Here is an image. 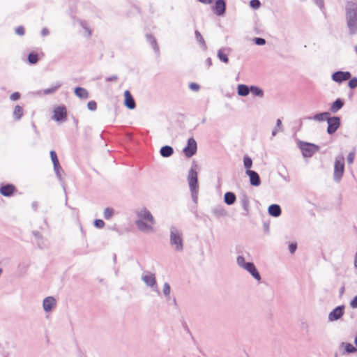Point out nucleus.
<instances>
[{"instance_id": "obj_1", "label": "nucleus", "mask_w": 357, "mask_h": 357, "mask_svg": "<svg viewBox=\"0 0 357 357\" xmlns=\"http://www.w3.org/2000/svg\"><path fill=\"white\" fill-rule=\"evenodd\" d=\"M135 213L137 215L135 225L137 229L143 233L153 232L155 221L151 212L146 208H140Z\"/></svg>"}, {"instance_id": "obj_2", "label": "nucleus", "mask_w": 357, "mask_h": 357, "mask_svg": "<svg viewBox=\"0 0 357 357\" xmlns=\"http://www.w3.org/2000/svg\"><path fill=\"white\" fill-rule=\"evenodd\" d=\"M347 25L351 33H354L357 31V4L352 3L348 6Z\"/></svg>"}, {"instance_id": "obj_3", "label": "nucleus", "mask_w": 357, "mask_h": 357, "mask_svg": "<svg viewBox=\"0 0 357 357\" xmlns=\"http://www.w3.org/2000/svg\"><path fill=\"white\" fill-rule=\"evenodd\" d=\"M344 172V158L342 154L336 156L334 163L333 178L336 182H340Z\"/></svg>"}, {"instance_id": "obj_4", "label": "nucleus", "mask_w": 357, "mask_h": 357, "mask_svg": "<svg viewBox=\"0 0 357 357\" xmlns=\"http://www.w3.org/2000/svg\"><path fill=\"white\" fill-rule=\"evenodd\" d=\"M188 180L192 197L194 201H196L199 191V186L197 184V172L195 169H191L189 171Z\"/></svg>"}, {"instance_id": "obj_5", "label": "nucleus", "mask_w": 357, "mask_h": 357, "mask_svg": "<svg viewBox=\"0 0 357 357\" xmlns=\"http://www.w3.org/2000/svg\"><path fill=\"white\" fill-rule=\"evenodd\" d=\"M170 243L176 250L181 251L183 250L182 234L176 227L171 228Z\"/></svg>"}, {"instance_id": "obj_6", "label": "nucleus", "mask_w": 357, "mask_h": 357, "mask_svg": "<svg viewBox=\"0 0 357 357\" xmlns=\"http://www.w3.org/2000/svg\"><path fill=\"white\" fill-rule=\"evenodd\" d=\"M300 148L303 155L305 158L312 157L315 153L319 151V147L314 144L301 142Z\"/></svg>"}, {"instance_id": "obj_7", "label": "nucleus", "mask_w": 357, "mask_h": 357, "mask_svg": "<svg viewBox=\"0 0 357 357\" xmlns=\"http://www.w3.org/2000/svg\"><path fill=\"white\" fill-rule=\"evenodd\" d=\"M196 151L197 142L193 138H190L187 146L183 149V152L188 158H190L195 154Z\"/></svg>"}, {"instance_id": "obj_8", "label": "nucleus", "mask_w": 357, "mask_h": 357, "mask_svg": "<svg viewBox=\"0 0 357 357\" xmlns=\"http://www.w3.org/2000/svg\"><path fill=\"white\" fill-rule=\"evenodd\" d=\"M327 122H328L327 132L329 134L334 133L337 130V128H339L340 124V118L336 117V116L331 117V118L329 117L327 120Z\"/></svg>"}, {"instance_id": "obj_9", "label": "nucleus", "mask_w": 357, "mask_h": 357, "mask_svg": "<svg viewBox=\"0 0 357 357\" xmlns=\"http://www.w3.org/2000/svg\"><path fill=\"white\" fill-rule=\"evenodd\" d=\"M351 75L349 72L337 71L333 74L332 79L338 83L348 80L351 78Z\"/></svg>"}, {"instance_id": "obj_10", "label": "nucleus", "mask_w": 357, "mask_h": 357, "mask_svg": "<svg viewBox=\"0 0 357 357\" xmlns=\"http://www.w3.org/2000/svg\"><path fill=\"white\" fill-rule=\"evenodd\" d=\"M142 280L147 286L156 288V287H155L156 280L153 273L148 272L143 274L142 276Z\"/></svg>"}, {"instance_id": "obj_11", "label": "nucleus", "mask_w": 357, "mask_h": 357, "mask_svg": "<svg viewBox=\"0 0 357 357\" xmlns=\"http://www.w3.org/2000/svg\"><path fill=\"white\" fill-rule=\"evenodd\" d=\"M56 306V300L52 296H48L43 300V307L46 312H50Z\"/></svg>"}, {"instance_id": "obj_12", "label": "nucleus", "mask_w": 357, "mask_h": 357, "mask_svg": "<svg viewBox=\"0 0 357 357\" xmlns=\"http://www.w3.org/2000/svg\"><path fill=\"white\" fill-rule=\"evenodd\" d=\"M248 272H249L251 275L256 279L258 282L261 280V276L258 271L257 270L255 266L253 263L248 262L245 265V268Z\"/></svg>"}, {"instance_id": "obj_13", "label": "nucleus", "mask_w": 357, "mask_h": 357, "mask_svg": "<svg viewBox=\"0 0 357 357\" xmlns=\"http://www.w3.org/2000/svg\"><path fill=\"white\" fill-rule=\"evenodd\" d=\"M66 117V110L64 107H59L54 109V116L52 117L55 121H59Z\"/></svg>"}, {"instance_id": "obj_14", "label": "nucleus", "mask_w": 357, "mask_h": 357, "mask_svg": "<svg viewBox=\"0 0 357 357\" xmlns=\"http://www.w3.org/2000/svg\"><path fill=\"white\" fill-rule=\"evenodd\" d=\"M246 174L250 177V181L251 185L258 186L260 185V178L258 174L252 170L248 169Z\"/></svg>"}, {"instance_id": "obj_15", "label": "nucleus", "mask_w": 357, "mask_h": 357, "mask_svg": "<svg viewBox=\"0 0 357 357\" xmlns=\"http://www.w3.org/2000/svg\"><path fill=\"white\" fill-rule=\"evenodd\" d=\"M124 105L130 109H134L135 107V102L129 91L124 92Z\"/></svg>"}, {"instance_id": "obj_16", "label": "nucleus", "mask_w": 357, "mask_h": 357, "mask_svg": "<svg viewBox=\"0 0 357 357\" xmlns=\"http://www.w3.org/2000/svg\"><path fill=\"white\" fill-rule=\"evenodd\" d=\"M344 313V307H337L334 309L328 316V319L330 321H335L340 319Z\"/></svg>"}, {"instance_id": "obj_17", "label": "nucleus", "mask_w": 357, "mask_h": 357, "mask_svg": "<svg viewBox=\"0 0 357 357\" xmlns=\"http://www.w3.org/2000/svg\"><path fill=\"white\" fill-rule=\"evenodd\" d=\"M214 9L218 15H222L225 12V3L223 0H218L215 2Z\"/></svg>"}, {"instance_id": "obj_18", "label": "nucleus", "mask_w": 357, "mask_h": 357, "mask_svg": "<svg viewBox=\"0 0 357 357\" xmlns=\"http://www.w3.org/2000/svg\"><path fill=\"white\" fill-rule=\"evenodd\" d=\"M14 190L15 187L13 185H6L0 188V193L3 196L8 197L11 195Z\"/></svg>"}, {"instance_id": "obj_19", "label": "nucleus", "mask_w": 357, "mask_h": 357, "mask_svg": "<svg viewBox=\"0 0 357 357\" xmlns=\"http://www.w3.org/2000/svg\"><path fill=\"white\" fill-rule=\"evenodd\" d=\"M340 349L344 350V353H354L357 351V349L351 343L342 342L340 344Z\"/></svg>"}, {"instance_id": "obj_20", "label": "nucleus", "mask_w": 357, "mask_h": 357, "mask_svg": "<svg viewBox=\"0 0 357 357\" xmlns=\"http://www.w3.org/2000/svg\"><path fill=\"white\" fill-rule=\"evenodd\" d=\"M268 213L273 217H278L281 213L280 207L277 204H272L268 207Z\"/></svg>"}, {"instance_id": "obj_21", "label": "nucleus", "mask_w": 357, "mask_h": 357, "mask_svg": "<svg viewBox=\"0 0 357 357\" xmlns=\"http://www.w3.org/2000/svg\"><path fill=\"white\" fill-rule=\"evenodd\" d=\"M75 94L80 98L86 99L89 97L88 91L84 88L82 87L75 88Z\"/></svg>"}, {"instance_id": "obj_22", "label": "nucleus", "mask_w": 357, "mask_h": 357, "mask_svg": "<svg viewBox=\"0 0 357 357\" xmlns=\"http://www.w3.org/2000/svg\"><path fill=\"white\" fill-rule=\"evenodd\" d=\"M344 105V102L341 99H337L331 105V111L333 113H336Z\"/></svg>"}, {"instance_id": "obj_23", "label": "nucleus", "mask_w": 357, "mask_h": 357, "mask_svg": "<svg viewBox=\"0 0 357 357\" xmlns=\"http://www.w3.org/2000/svg\"><path fill=\"white\" fill-rule=\"evenodd\" d=\"M238 94L241 96H246L249 94L250 89L245 84H239L237 88Z\"/></svg>"}, {"instance_id": "obj_24", "label": "nucleus", "mask_w": 357, "mask_h": 357, "mask_svg": "<svg viewBox=\"0 0 357 357\" xmlns=\"http://www.w3.org/2000/svg\"><path fill=\"white\" fill-rule=\"evenodd\" d=\"M236 201V196L233 192H226L225 195V202L226 204L231 205Z\"/></svg>"}, {"instance_id": "obj_25", "label": "nucleus", "mask_w": 357, "mask_h": 357, "mask_svg": "<svg viewBox=\"0 0 357 357\" xmlns=\"http://www.w3.org/2000/svg\"><path fill=\"white\" fill-rule=\"evenodd\" d=\"M173 149L169 146H165L160 149V154L163 157H169L173 153Z\"/></svg>"}, {"instance_id": "obj_26", "label": "nucleus", "mask_w": 357, "mask_h": 357, "mask_svg": "<svg viewBox=\"0 0 357 357\" xmlns=\"http://www.w3.org/2000/svg\"><path fill=\"white\" fill-rule=\"evenodd\" d=\"M329 118V113L328 112H323L314 115L312 119L317 121H324L326 120H328Z\"/></svg>"}, {"instance_id": "obj_27", "label": "nucleus", "mask_w": 357, "mask_h": 357, "mask_svg": "<svg viewBox=\"0 0 357 357\" xmlns=\"http://www.w3.org/2000/svg\"><path fill=\"white\" fill-rule=\"evenodd\" d=\"M13 115L17 120L21 119L23 115V109L20 105H16L13 111Z\"/></svg>"}, {"instance_id": "obj_28", "label": "nucleus", "mask_w": 357, "mask_h": 357, "mask_svg": "<svg viewBox=\"0 0 357 357\" xmlns=\"http://www.w3.org/2000/svg\"><path fill=\"white\" fill-rule=\"evenodd\" d=\"M250 91L255 96L262 97L264 95L263 91L257 86H252L250 88Z\"/></svg>"}, {"instance_id": "obj_29", "label": "nucleus", "mask_w": 357, "mask_h": 357, "mask_svg": "<svg viewBox=\"0 0 357 357\" xmlns=\"http://www.w3.org/2000/svg\"><path fill=\"white\" fill-rule=\"evenodd\" d=\"M218 57L220 59V61H223L224 63H227L229 62L228 56L226 54L223 52V50H220L218 52Z\"/></svg>"}, {"instance_id": "obj_30", "label": "nucleus", "mask_w": 357, "mask_h": 357, "mask_svg": "<svg viewBox=\"0 0 357 357\" xmlns=\"http://www.w3.org/2000/svg\"><path fill=\"white\" fill-rule=\"evenodd\" d=\"M195 36H196L197 40L204 47V49H206V45L205 41H204L202 36L198 31H195Z\"/></svg>"}, {"instance_id": "obj_31", "label": "nucleus", "mask_w": 357, "mask_h": 357, "mask_svg": "<svg viewBox=\"0 0 357 357\" xmlns=\"http://www.w3.org/2000/svg\"><path fill=\"white\" fill-rule=\"evenodd\" d=\"M28 60L30 63H36L38 61V55L36 54L31 53L28 56Z\"/></svg>"}, {"instance_id": "obj_32", "label": "nucleus", "mask_w": 357, "mask_h": 357, "mask_svg": "<svg viewBox=\"0 0 357 357\" xmlns=\"http://www.w3.org/2000/svg\"><path fill=\"white\" fill-rule=\"evenodd\" d=\"M355 158V151H351L347 157V161L349 165H351L354 162Z\"/></svg>"}, {"instance_id": "obj_33", "label": "nucleus", "mask_w": 357, "mask_h": 357, "mask_svg": "<svg viewBox=\"0 0 357 357\" xmlns=\"http://www.w3.org/2000/svg\"><path fill=\"white\" fill-rule=\"evenodd\" d=\"M163 294H165V296L167 297V299L169 298V294H170V286L168 283L165 282L164 284V287H163Z\"/></svg>"}, {"instance_id": "obj_34", "label": "nucleus", "mask_w": 357, "mask_h": 357, "mask_svg": "<svg viewBox=\"0 0 357 357\" xmlns=\"http://www.w3.org/2000/svg\"><path fill=\"white\" fill-rule=\"evenodd\" d=\"M248 262H245V258L243 256H238L237 257V264L243 268H245V265Z\"/></svg>"}, {"instance_id": "obj_35", "label": "nucleus", "mask_w": 357, "mask_h": 357, "mask_svg": "<svg viewBox=\"0 0 357 357\" xmlns=\"http://www.w3.org/2000/svg\"><path fill=\"white\" fill-rule=\"evenodd\" d=\"M50 153L53 165L56 166L58 165L59 160L57 158L56 152L54 151H51Z\"/></svg>"}, {"instance_id": "obj_36", "label": "nucleus", "mask_w": 357, "mask_h": 357, "mask_svg": "<svg viewBox=\"0 0 357 357\" xmlns=\"http://www.w3.org/2000/svg\"><path fill=\"white\" fill-rule=\"evenodd\" d=\"M244 166L248 169H250V168L252 167V161L249 157H245L244 158Z\"/></svg>"}, {"instance_id": "obj_37", "label": "nucleus", "mask_w": 357, "mask_h": 357, "mask_svg": "<svg viewBox=\"0 0 357 357\" xmlns=\"http://www.w3.org/2000/svg\"><path fill=\"white\" fill-rule=\"evenodd\" d=\"M113 215V209L110 208H106L104 211V217L105 219L110 218Z\"/></svg>"}, {"instance_id": "obj_38", "label": "nucleus", "mask_w": 357, "mask_h": 357, "mask_svg": "<svg viewBox=\"0 0 357 357\" xmlns=\"http://www.w3.org/2000/svg\"><path fill=\"white\" fill-rule=\"evenodd\" d=\"M348 86L351 89H355L357 87V77H354L352 79L350 78V80L348 83Z\"/></svg>"}, {"instance_id": "obj_39", "label": "nucleus", "mask_w": 357, "mask_h": 357, "mask_svg": "<svg viewBox=\"0 0 357 357\" xmlns=\"http://www.w3.org/2000/svg\"><path fill=\"white\" fill-rule=\"evenodd\" d=\"M250 6L254 9H257L260 7L261 3L259 0H251L250 1Z\"/></svg>"}, {"instance_id": "obj_40", "label": "nucleus", "mask_w": 357, "mask_h": 357, "mask_svg": "<svg viewBox=\"0 0 357 357\" xmlns=\"http://www.w3.org/2000/svg\"><path fill=\"white\" fill-rule=\"evenodd\" d=\"M60 85H61L60 84H58L56 86H54V87H52V89H45L44 90V93L45 94H49V93L54 92L60 86Z\"/></svg>"}, {"instance_id": "obj_41", "label": "nucleus", "mask_w": 357, "mask_h": 357, "mask_svg": "<svg viewBox=\"0 0 357 357\" xmlns=\"http://www.w3.org/2000/svg\"><path fill=\"white\" fill-rule=\"evenodd\" d=\"M54 165V169L57 175V176L59 178H61V167L59 165V162H58V165L56 166L55 165Z\"/></svg>"}, {"instance_id": "obj_42", "label": "nucleus", "mask_w": 357, "mask_h": 357, "mask_svg": "<svg viewBox=\"0 0 357 357\" xmlns=\"http://www.w3.org/2000/svg\"><path fill=\"white\" fill-rule=\"evenodd\" d=\"M87 107L90 110H95L96 109V102L95 101H90L88 102Z\"/></svg>"}, {"instance_id": "obj_43", "label": "nucleus", "mask_w": 357, "mask_h": 357, "mask_svg": "<svg viewBox=\"0 0 357 357\" xmlns=\"http://www.w3.org/2000/svg\"><path fill=\"white\" fill-rule=\"evenodd\" d=\"M94 225L98 228H102L105 225V222L102 220H96L94 222Z\"/></svg>"}, {"instance_id": "obj_44", "label": "nucleus", "mask_w": 357, "mask_h": 357, "mask_svg": "<svg viewBox=\"0 0 357 357\" xmlns=\"http://www.w3.org/2000/svg\"><path fill=\"white\" fill-rule=\"evenodd\" d=\"M255 42L258 45H262L266 43V41L264 38H255Z\"/></svg>"}, {"instance_id": "obj_45", "label": "nucleus", "mask_w": 357, "mask_h": 357, "mask_svg": "<svg viewBox=\"0 0 357 357\" xmlns=\"http://www.w3.org/2000/svg\"><path fill=\"white\" fill-rule=\"evenodd\" d=\"M350 305L353 308L357 307V296H356L353 300L350 302Z\"/></svg>"}, {"instance_id": "obj_46", "label": "nucleus", "mask_w": 357, "mask_h": 357, "mask_svg": "<svg viewBox=\"0 0 357 357\" xmlns=\"http://www.w3.org/2000/svg\"><path fill=\"white\" fill-rule=\"evenodd\" d=\"M289 252L293 254L296 250V243H291L289 247Z\"/></svg>"}, {"instance_id": "obj_47", "label": "nucleus", "mask_w": 357, "mask_h": 357, "mask_svg": "<svg viewBox=\"0 0 357 357\" xmlns=\"http://www.w3.org/2000/svg\"><path fill=\"white\" fill-rule=\"evenodd\" d=\"M19 98H20V93L17 92H15V93H12L10 96V99L12 100H17Z\"/></svg>"}, {"instance_id": "obj_48", "label": "nucleus", "mask_w": 357, "mask_h": 357, "mask_svg": "<svg viewBox=\"0 0 357 357\" xmlns=\"http://www.w3.org/2000/svg\"><path fill=\"white\" fill-rule=\"evenodd\" d=\"M15 32L18 35H24V28L22 26H19L16 29Z\"/></svg>"}, {"instance_id": "obj_49", "label": "nucleus", "mask_w": 357, "mask_h": 357, "mask_svg": "<svg viewBox=\"0 0 357 357\" xmlns=\"http://www.w3.org/2000/svg\"><path fill=\"white\" fill-rule=\"evenodd\" d=\"M190 88L193 91H198L199 89V86L196 83H191L190 84Z\"/></svg>"}, {"instance_id": "obj_50", "label": "nucleus", "mask_w": 357, "mask_h": 357, "mask_svg": "<svg viewBox=\"0 0 357 357\" xmlns=\"http://www.w3.org/2000/svg\"><path fill=\"white\" fill-rule=\"evenodd\" d=\"M276 128H278V129L281 130V128H282V121H281L280 119H278L277 120Z\"/></svg>"}, {"instance_id": "obj_51", "label": "nucleus", "mask_w": 357, "mask_h": 357, "mask_svg": "<svg viewBox=\"0 0 357 357\" xmlns=\"http://www.w3.org/2000/svg\"><path fill=\"white\" fill-rule=\"evenodd\" d=\"M116 79H117V77L114 75L112 77H107L106 79L108 82H111V81H115V80H116Z\"/></svg>"}, {"instance_id": "obj_52", "label": "nucleus", "mask_w": 357, "mask_h": 357, "mask_svg": "<svg viewBox=\"0 0 357 357\" xmlns=\"http://www.w3.org/2000/svg\"><path fill=\"white\" fill-rule=\"evenodd\" d=\"M248 206V200L247 199H244V200H243V206H244L245 209L247 210Z\"/></svg>"}, {"instance_id": "obj_53", "label": "nucleus", "mask_w": 357, "mask_h": 357, "mask_svg": "<svg viewBox=\"0 0 357 357\" xmlns=\"http://www.w3.org/2000/svg\"><path fill=\"white\" fill-rule=\"evenodd\" d=\"M42 34L43 36H47L48 34V30L46 29V28H44L43 30H42Z\"/></svg>"}, {"instance_id": "obj_54", "label": "nucleus", "mask_w": 357, "mask_h": 357, "mask_svg": "<svg viewBox=\"0 0 357 357\" xmlns=\"http://www.w3.org/2000/svg\"><path fill=\"white\" fill-rule=\"evenodd\" d=\"M280 130V129H278V128H275L273 130V132H272V135H273V136L276 135V134L278 133V130Z\"/></svg>"}, {"instance_id": "obj_55", "label": "nucleus", "mask_w": 357, "mask_h": 357, "mask_svg": "<svg viewBox=\"0 0 357 357\" xmlns=\"http://www.w3.org/2000/svg\"><path fill=\"white\" fill-rule=\"evenodd\" d=\"M200 2L204 3H211L212 0H199Z\"/></svg>"}, {"instance_id": "obj_56", "label": "nucleus", "mask_w": 357, "mask_h": 357, "mask_svg": "<svg viewBox=\"0 0 357 357\" xmlns=\"http://www.w3.org/2000/svg\"><path fill=\"white\" fill-rule=\"evenodd\" d=\"M354 266H355L356 268H357V252L356 253V255H355Z\"/></svg>"}, {"instance_id": "obj_57", "label": "nucleus", "mask_w": 357, "mask_h": 357, "mask_svg": "<svg viewBox=\"0 0 357 357\" xmlns=\"http://www.w3.org/2000/svg\"><path fill=\"white\" fill-rule=\"evenodd\" d=\"M86 30L88 32V34L89 36L91 34V31L88 28H86Z\"/></svg>"}, {"instance_id": "obj_58", "label": "nucleus", "mask_w": 357, "mask_h": 357, "mask_svg": "<svg viewBox=\"0 0 357 357\" xmlns=\"http://www.w3.org/2000/svg\"><path fill=\"white\" fill-rule=\"evenodd\" d=\"M354 343H355V344H356V347H357V336L355 337Z\"/></svg>"}, {"instance_id": "obj_59", "label": "nucleus", "mask_w": 357, "mask_h": 357, "mask_svg": "<svg viewBox=\"0 0 357 357\" xmlns=\"http://www.w3.org/2000/svg\"><path fill=\"white\" fill-rule=\"evenodd\" d=\"M153 44H154L153 47H154V48H155V46L156 45V44H155V40H153Z\"/></svg>"}, {"instance_id": "obj_60", "label": "nucleus", "mask_w": 357, "mask_h": 357, "mask_svg": "<svg viewBox=\"0 0 357 357\" xmlns=\"http://www.w3.org/2000/svg\"><path fill=\"white\" fill-rule=\"evenodd\" d=\"M208 61L209 64L211 65V59H208Z\"/></svg>"}, {"instance_id": "obj_61", "label": "nucleus", "mask_w": 357, "mask_h": 357, "mask_svg": "<svg viewBox=\"0 0 357 357\" xmlns=\"http://www.w3.org/2000/svg\"><path fill=\"white\" fill-rule=\"evenodd\" d=\"M355 50H356V52L357 53V45L355 47Z\"/></svg>"}]
</instances>
